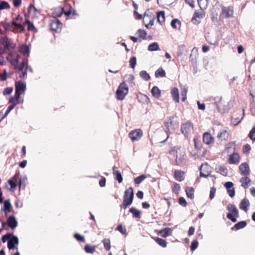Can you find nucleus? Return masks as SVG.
<instances>
[{
  "label": "nucleus",
  "instance_id": "1",
  "mask_svg": "<svg viewBox=\"0 0 255 255\" xmlns=\"http://www.w3.org/2000/svg\"><path fill=\"white\" fill-rule=\"evenodd\" d=\"M134 192L133 188L130 187L125 190L123 197V207L124 209H126L130 206L133 200Z\"/></svg>",
  "mask_w": 255,
  "mask_h": 255
},
{
  "label": "nucleus",
  "instance_id": "2",
  "mask_svg": "<svg viewBox=\"0 0 255 255\" xmlns=\"http://www.w3.org/2000/svg\"><path fill=\"white\" fill-rule=\"evenodd\" d=\"M227 210L229 211V213L227 215V218L233 223L236 222V217L239 216V211L236 205L233 204H229L227 206Z\"/></svg>",
  "mask_w": 255,
  "mask_h": 255
},
{
  "label": "nucleus",
  "instance_id": "3",
  "mask_svg": "<svg viewBox=\"0 0 255 255\" xmlns=\"http://www.w3.org/2000/svg\"><path fill=\"white\" fill-rule=\"evenodd\" d=\"M128 92V85L125 82L121 83L116 91L117 99L119 100H123Z\"/></svg>",
  "mask_w": 255,
  "mask_h": 255
},
{
  "label": "nucleus",
  "instance_id": "4",
  "mask_svg": "<svg viewBox=\"0 0 255 255\" xmlns=\"http://www.w3.org/2000/svg\"><path fill=\"white\" fill-rule=\"evenodd\" d=\"M0 43L3 46V49H1V51L5 52L9 50L10 49H14L16 45L13 43L10 39L7 36H5L0 40Z\"/></svg>",
  "mask_w": 255,
  "mask_h": 255
},
{
  "label": "nucleus",
  "instance_id": "5",
  "mask_svg": "<svg viewBox=\"0 0 255 255\" xmlns=\"http://www.w3.org/2000/svg\"><path fill=\"white\" fill-rule=\"evenodd\" d=\"M175 164L177 166L184 165L186 162V154L183 149L178 148L176 151Z\"/></svg>",
  "mask_w": 255,
  "mask_h": 255
},
{
  "label": "nucleus",
  "instance_id": "6",
  "mask_svg": "<svg viewBox=\"0 0 255 255\" xmlns=\"http://www.w3.org/2000/svg\"><path fill=\"white\" fill-rule=\"evenodd\" d=\"M206 40L210 44L216 45L218 44L219 38L217 33H208L206 35Z\"/></svg>",
  "mask_w": 255,
  "mask_h": 255
},
{
  "label": "nucleus",
  "instance_id": "7",
  "mask_svg": "<svg viewBox=\"0 0 255 255\" xmlns=\"http://www.w3.org/2000/svg\"><path fill=\"white\" fill-rule=\"evenodd\" d=\"M143 135L142 131L140 129H136L131 131L128 136L132 141H137L139 140Z\"/></svg>",
  "mask_w": 255,
  "mask_h": 255
},
{
  "label": "nucleus",
  "instance_id": "8",
  "mask_svg": "<svg viewBox=\"0 0 255 255\" xmlns=\"http://www.w3.org/2000/svg\"><path fill=\"white\" fill-rule=\"evenodd\" d=\"M193 126L192 124L189 122L182 124L181 128L182 133L184 134L185 136H188L193 130Z\"/></svg>",
  "mask_w": 255,
  "mask_h": 255
},
{
  "label": "nucleus",
  "instance_id": "9",
  "mask_svg": "<svg viewBox=\"0 0 255 255\" xmlns=\"http://www.w3.org/2000/svg\"><path fill=\"white\" fill-rule=\"evenodd\" d=\"M234 9L232 6L225 7L222 8V12L220 16L223 18H229L233 16Z\"/></svg>",
  "mask_w": 255,
  "mask_h": 255
},
{
  "label": "nucleus",
  "instance_id": "10",
  "mask_svg": "<svg viewBox=\"0 0 255 255\" xmlns=\"http://www.w3.org/2000/svg\"><path fill=\"white\" fill-rule=\"evenodd\" d=\"M19 244V240L17 236L12 235V237L7 242V248L9 250L17 249L16 245Z\"/></svg>",
  "mask_w": 255,
  "mask_h": 255
},
{
  "label": "nucleus",
  "instance_id": "11",
  "mask_svg": "<svg viewBox=\"0 0 255 255\" xmlns=\"http://www.w3.org/2000/svg\"><path fill=\"white\" fill-rule=\"evenodd\" d=\"M240 173L243 176H248L250 173V169L248 163L244 162L239 166Z\"/></svg>",
  "mask_w": 255,
  "mask_h": 255
},
{
  "label": "nucleus",
  "instance_id": "12",
  "mask_svg": "<svg viewBox=\"0 0 255 255\" xmlns=\"http://www.w3.org/2000/svg\"><path fill=\"white\" fill-rule=\"evenodd\" d=\"M6 224L11 229H14L17 226L18 223L15 217L12 215L10 216L7 219Z\"/></svg>",
  "mask_w": 255,
  "mask_h": 255
},
{
  "label": "nucleus",
  "instance_id": "13",
  "mask_svg": "<svg viewBox=\"0 0 255 255\" xmlns=\"http://www.w3.org/2000/svg\"><path fill=\"white\" fill-rule=\"evenodd\" d=\"M173 118H174L173 117H170L168 118V119L167 120V121H165V122H164V126L166 127V128H167V130L166 131L167 137L165 138V139L161 141V143H164L169 137L168 132L169 131V128L172 125Z\"/></svg>",
  "mask_w": 255,
  "mask_h": 255
},
{
  "label": "nucleus",
  "instance_id": "14",
  "mask_svg": "<svg viewBox=\"0 0 255 255\" xmlns=\"http://www.w3.org/2000/svg\"><path fill=\"white\" fill-rule=\"evenodd\" d=\"M26 86L25 83L22 82L21 81L16 82L15 89L16 91L22 94L26 91Z\"/></svg>",
  "mask_w": 255,
  "mask_h": 255
},
{
  "label": "nucleus",
  "instance_id": "15",
  "mask_svg": "<svg viewBox=\"0 0 255 255\" xmlns=\"http://www.w3.org/2000/svg\"><path fill=\"white\" fill-rule=\"evenodd\" d=\"M24 69H25L27 71H29L30 72H33V70L31 66H28V59L27 58L23 59L21 65L18 68V72H20L23 70Z\"/></svg>",
  "mask_w": 255,
  "mask_h": 255
},
{
  "label": "nucleus",
  "instance_id": "16",
  "mask_svg": "<svg viewBox=\"0 0 255 255\" xmlns=\"http://www.w3.org/2000/svg\"><path fill=\"white\" fill-rule=\"evenodd\" d=\"M203 141L204 143L210 144L214 142V139L209 132H206L203 134Z\"/></svg>",
  "mask_w": 255,
  "mask_h": 255
},
{
  "label": "nucleus",
  "instance_id": "17",
  "mask_svg": "<svg viewBox=\"0 0 255 255\" xmlns=\"http://www.w3.org/2000/svg\"><path fill=\"white\" fill-rule=\"evenodd\" d=\"M214 100L215 101V104L218 111L223 110L224 112L228 111V109L222 105V103L221 102L222 97H217L214 98Z\"/></svg>",
  "mask_w": 255,
  "mask_h": 255
},
{
  "label": "nucleus",
  "instance_id": "18",
  "mask_svg": "<svg viewBox=\"0 0 255 255\" xmlns=\"http://www.w3.org/2000/svg\"><path fill=\"white\" fill-rule=\"evenodd\" d=\"M250 204L249 200L247 198L243 199L239 205V207L240 209L247 212L249 208Z\"/></svg>",
  "mask_w": 255,
  "mask_h": 255
},
{
  "label": "nucleus",
  "instance_id": "19",
  "mask_svg": "<svg viewBox=\"0 0 255 255\" xmlns=\"http://www.w3.org/2000/svg\"><path fill=\"white\" fill-rule=\"evenodd\" d=\"M3 211L4 212L5 216H7L8 213L12 210V206L9 200H5L3 202Z\"/></svg>",
  "mask_w": 255,
  "mask_h": 255
},
{
  "label": "nucleus",
  "instance_id": "20",
  "mask_svg": "<svg viewBox=\"0 0 255 255\" xmlns=\"http://www.w3.org/2000/svg\"><path fill=\"white\" fill-rule=\"evenodd\" d=\"M172 230L171 228H166L159 231L158 234L163 238H166L172 235Z\"/></svg>",
  "mask_w": 255,
  "mask_h": 255
},
{
  "label": "nucleus",
  "instance_id": "21",
  "mask_svg": "<svg viewBox=\"0 0 255 255\" xmlns=\"http://www.w3.org/2000/svg\"><path fill=\"white\" fill-rule=\"evenodd\" d=\"M146 19H148L149 21V25H153L154 23V16L152 13L150 12L149 10H146L144 14L143 21Z\"/></svg>",
  "mask_w": 255,
  "mask_h": 255
},
{
  "label": "nucleus",
  "instance_id": "22",
  "mask_svg": "<svg viewBox=\"0 0 255 255\" xmlns=\"http://www.w3.org/2000/svg\"><path fill=\"white\" fill-rule=\"evenodd\" d=\"M62 23L58 19H55L50 23V28L53 31H57L60 27Z\"/></svg>",
  "mask_w": 255,
  "mask_h": 255
},
{
  "label": "nucleus",
  "instance_id": "23",
  "mask_svg": "<svg viewBox=\"0 0 255 255\" xmlns=\"http://www.w3.org/2000/svg\"><path fill=\"white\" fill-rule=\"evenodd\" d=\"M239 162V156L238 153H234L230 155L229 158V163L230 164H237Z\"/></svg>",
  "mask_w": 255,
  "mask_h": 255
},
{
  "label": "nucleus",
  "instance_id": "24",
  "mask_svg": "<svg viewBox=\"0 0 255 255\" xmlns=\"http://www.w3.org/2000/svg\"><path fill=\"white\" fill-rule=\"evenodd\" d=\"M174 177L178 181H182L184 179V172L181 170H176L174 172Z\"/></svg>",
  "mask_w": 255,
  "mask_h": 255
},
{
  "label": "nucleus",
  "instance_id": "25",
  "mask_svg": "<svg viewBox=\"0 0 255 255\" xmlns=\"http://www.w3.org/2000/svg\"><path fill=\"white\" fill-rule=\"evenodd\" d=\"M251 182V180L247 176L241 178L240 179V182L242 184V186H243L245 189H246L249 187V184Z\"/></svg>",
  "mask_w": 255,
  "mask_h": 255
},
{
  "label": "nucleus",
  "instance_id": "26",
  "mask_svg": "<svg viewBox=\"0 0 255 255\" xmlns=\"http://www.w3.org/2000/svg\"><path fill=\"white\" fill-rule=\"evenodd\" d=\"M228 133L226 130H221L217 135V138L220 140H226L228 139Z\"/></svg>",
  "mask_w": 255,
  "mask_h": 255
},
{
  "label": "nucleus",
  "instance_id": "27",
  "mask_svg": "<svg viewBox=\"0 0 255 255\" xmlns=\"http://www.w3.org/2000/svg\"><path fill=\"white\" fill-rule=\"evenodd\" d=\"M203 17L204 15L201 12H196L194 13L192 18V21L193 23L198 24L200 23V21L197 20V18H202Z\"/></svg>",
  "mask_w": 255,
  "mask_h": 255
},
{
  "label": "nucleus",
  "instance_id": "28",
  "mask_svg": "<svg viewBox=\"0 0 255 255\" xmlns=\"http://www.w3.org/2000/svg\"><path fill=\"white\" fill-rule=\"evenodd\" d=\"M172 96L173 99L176 102L178 103L179 102V92L178 89L174 87L171 92Z\"/></svg>",
  "mask_w": 255,
  "mask_h": 255
},
{
  "label": "nucleus",
  "instance_id": "29",
  "mask_svg": "<svg viewBox=\"0 0 255 255\" xmlns=\"http://www.w3.org/2000/svg\"><path fill=\"white\" fill-rule=\"evenodd\" d=\"M151 92L152 96L155 98H159L161 96V91L157 86L153 87Z\"/></svg>",
  "mask_w": 255,
  "mask_h": 255
},
{
  "label": "nucleus",
  "instance_id": "30",
  "mask_svg": "<svg viewBox=\"0 0 255 255\" xmlns=\"http://www.w3.org/2000/svg\"><path fill=\"white\" fill-rule=\"evenodd\" d=\"M186 194L187 196L190 198L191 199H192L194 197V189L193 187H187L186 188L185 190Z\"/></svg>",
  "mask_w": 255,
  "mask_h": 255
},
{
  "label": "nucleus",
  "instance_id": "31",
  "mask_svg": "<svg viewBox=\"0 0 255 255\" xmlns=\"http://www.w3.org/2000/svg\"><path fill=\"white\" fill-rule=\"evenodd\" d=\"M247 222L245 221H240L234 225L232 229L235 228L236 230H238L243 229L247 226Z\"/></svg>",
  "mask_w": 255,
  "mask_h": 255
},
{
  "label": "nucleus",
  "instance_id": "32",
  "mask_svg": "<svg viewBox=\"0 0 255 255\" xmlns=\"http://www.w3.org/2000/svg\"><path fill=\"white\" fill-rule=\"evenodd\" d=\"M129 212L132 214L133 218L139 219L140 218V212L134 208L129 209Z\"/></svg>",
  "mask_w": 255,
  "mask_h": 255
},
{
  "label": "nucleus",
  "instance_id": "33",
  "mask_svg": "<svg viewBox=\"0 0 255 255\" xmlns=\"http://www.w3.org/2000/svg\"><path fill=\"white\" fill-rule=\"evenodd\" d=\"M157 21L161 23L165 20V12L164 11H160L157 13Z\"/></svg>",
  "mask_w": 255,
  "mask_h": 255
},
{
  "label": "nucleus",
  "instance_id": "34",
  "mask_svg": "<svg viewBox=\"0 0 255 255\" xmlns=\"http://www.w3.org/2000/svg\"><path fill=\"white\" fill-rule=\"evenodd\" d=\"M155 76L156 78L164 77L165 76V72L162 68H159L155 72Z\"/></svg>",
  "mask_w": 255,
  "mask_h": 255
},
{
  "label": "nucleus",
  "instance_id": "35",
  "mask_svg": "<svg viewBox=\"0 0 255 255\" xmlns=\"http://www.w3.org/2000/svg\"><path fill=\"white\" fill-rule=\"evenodd\" d=\"M115 178L117 180L119 183L122 182L123 178L122 175L120 172L118 170H114V173H113Z\"/></svg>",
  "mask_w": 255,
  "mask_h": 255
},
{
  "label": "nucleus",
  "instance_id": "36",
  "mask_svg": "<svg viewBox=\"0 0 255 255\" xmlns=\"http://www.w3.org/2000/svg\"><path fill=\"white\" fill-rule=\"evenodd\" d=\"M209 0H198L199 6L201 9H205L207 8Z\"/></svg>",
  "mask_w": 255,
  "mask_h": 255
},
{
  "label": "nucleus",
  "instance_id": "37",
  "mask_svg": "<svg viewBox=\"0 0 255 255\" xmlns=\"http://www.w3.org/2000/svg\"><path fill=\"white\" fill-rule=\"evenodd\" d=\"M159 47L157 42H153L150 44L148 47V50L150 51H157L159 50Z\"/></svg>",
  "mask_w": 255,
  "mask_h": 255
},
{
  "label": "nucleus",
  "instance_id": "38",
  "mask_svg": "<svg viewBox=\"0 0 255 255\" xmlns=\"http://www.w3.org/2000/svg\"><path fill=\"white\" fill-rule=\"evenodd\" d=\"M20 51L24 55H29L30 49L27 45H23L20 47Z\"/></svg>",
  "mask_w": 255,
  "mask_h": 255
},
{
  "label": "nucleus",
  "instance_id": "39",
  "mask_svg": "<svg viewBox=\"0 0 255 255\" xmlns=\"http://www.w3.org/2000/svg\"><path fill=\"white\" fill-rule=\"evenodd\" d=\"M155 242L162 248H165L167 246V243L166 241L161 238H156L155 239Z\"/></svg>",
  "mask_w": 255,
  "mask_h": 255
},
{
  "label": "nucleus",
  "instance_id": "40",
  "mask_svg": "<svg viewBox=\"0 0 255 255\" xmlns=\"http://www.w3.org/2000/svg\"><path fill=\"white\" fill-rule=\"evenodd\" d=\"M96 247L95 246H91L89 245H87L85 246L84 250L87 253L93 254L95 252Z\"/></svg>",
  "mask_w": 255,
  "mask_h": 255
},
{
  "label": "nucleus",
  "instance_id": "41",
  "mask_svg": "<svg viewBox=\"0 0 255 255\" xmlns=\"http://www.w3.org/2000/svg\"><path fill=\"white\" fill-rule=\"evenodd\" d=\"M104 248L107 251H109L111 249V242L109 239H104L102 241Z\"/></svg>",
  "mask_w": 255,
  "mask_h": 255
},
{
  "label": "nucleus",
  "instance_id": "42",
  "mask_svg": "<svg viewBox=\"0 0 255 255\" xmlns=\"http://www.w3.org/2000/svg\"><path fill=\"white\" fill-rule=\"evenodd\" d=\"M64 11V8L63 7H57L55 8L53 15L55 17H60Z\"/></svg>",
  "mask_w": 255,
  "mask_h": 255
},
{
  "label": "nucleus",
  "instance_id": "43",
  "mask_svg": "<svg viewBox=\"0 0 255 255\" xmlns=\"http://www.w3.org/2000/svg\"><path fill=\"white\" fill-rule=\"evenodd\" d=\"M140 76L145 81H148L150 79L149 75L146 71L142 70L139 73Z\"/></svg>",
  "mask_w": 255,
  "mask_h": 255
},
{
  "label": "nucleus",
  "instance_id": "44",
  "mask_svg": "<svg viewBox=\"0 0 255 255\" xmlns=\"http://www.w3.org/2000/svg\"><path fill=\"white\" fill-rule=\"evenodd\" d=\"M146 178V176L144 174H142L140 175L135 178H134V182L136 184H140Z\"/></svg>",
  "mask_w": 255,
  "mask_h": 255
},
{
  "label": "nucleus",
  "instance_id": "45",
  "mask_svg": "<svg viewBox=\"0 0 255 255\" xmlns=\"http://www.w3.org/2000/svg\"><path fill=\"white\" fill-rule=\"evenodd\" d=\"M26 180L27 177L26 176H23L20 178L18 183L19 188H21V187H23V188H25V185L24 184V183Z\"/></svg>",
  "mask_w": 255,
  "mask_h": 255
},
{
  "label": "nucleus",
  "instance_id": "46",
  "mask_svg": "<svg viewBox=\"0 0 255 255\" xmlns=\"http://www.w3.org/2000/svg\"><path fill=\"white\" fill-rule=\"evenodd\" d=\"M9 8L10 5L7 2L3 0L0 1V10L9 9Z\"/></svg>",
  "mask_w": 255,
  "mask_h": 255
},
{
  "label": "nucleus",
  "instance_id": "47",
  "mask_svg": "<svg viewBox=\"0 0 255 255\" xmlns=\"http://www.w3.org/2000/svg\"><path fill=\"white\" fill-rule=\"evenodd\" d=\"M218 171L223 176H227L228 173L227 168L224 166H220L218 168Z\"/></svg>",
  "mask_w": 255,
  "mask_h": 255
},
{
  "label": "nucleus",
  "instance_id": "48",
  "mask_svg": "<svg viewBox=\"0 0 255 255\" xmlns=\"http://www.w3.org/2000/svg\"><path fill=\"white\" fill-rule=\"evenodd\" d=\"M24 24H26L27 25V29L28 30H33L34 29V26L32 22H31L29 19H26L24 22Z\"/></svg>",
  "mask_w": 255,
  "mask_h": 255
},
{
  "label": "nucleus",
  "instance_id": "49",
  "mask_svg": "<svg viewBox=\"0 0 255 255\" xmlns=\"http://www.w3.org/2000/svg\"><path fill=\"white\" fill-rule=\"evenodd\" d=\"M188 91V88L187 87H184L183 89H182V90L181 91V95L182 97V101L183 102H184L185 100L186 99V95Z\"/></svg>",
  "mask_w": 255,
  "mask_h": 255
},
{
  "label": "nucleus",
  "instance_id": "50",
  "mask_svg": "<svg viewBox=\"0 0 255 255\" xmlns=\"http://www.w3.org/2000/svg\"><path fill=\"white\" fill-rule=\"evenodd\" d=\"M137 33L138 34L139 37L142 38L143 39H146L147 33L144 30L139 29L137 30Z\"/></svg>",
  "mask_w": 255,
  "mask_h": 255
},
{
  "label": "nucleus",
  "instance_id": "51",
  "mask_svg": "<svg viewBox=\"0 0 255 255\" xmlns=\"http://www.w3.org/2000/svg\"><path fill=\"white\" fill-rule=\"evenodd\" d=\"M177 24H178L179 25V28L180 27V25H181V22L178 19H173L171 21V25L173 28H175V29L177 28Z\"/></svg>",
  "mask_w": 255,
  "mask_h": 255
},
{
  "label": "nucleus",
  "instance_id": "52",
  "mask_svg": "<svg viewBox=\"0 0 255 255\" xmlns=\"http://www.w3.org/2000/svg\"><path fill=\"white\" fill-rule=\"evenodd\" d=\"M12 233H6L3 235L1 237V241L2 243H5L6 241H8L9 239L12 237Z\"/></svg>",
  "mask_w": 255,
  "mask_h": 255
},
{
  "label": "nucleus",
  "instance_id": "53",
  "mask_svg": "<svg viewBox=\"0 0 255 255\" xmlns=\"http://www.w3.org/2000/svg\"><path fill=\"white\" fill-rule=\"evenodd\" d=\"M181 189L180 186L177 183H174L172 187V191L174 193L178 194Z\"/></svg>",
  "mask_w": 255,
  "mask_h": 255
},
{
  "label": "nucleus",
  "instance_id": "54",
  "mask_svg": "<svg viewBox=\"0 0 255 255\" xmlns=\"http://www.w3.org/2000/svg\"><path fill=\"white\" fill-rule=\"evenodd\" d=\"M242 118H232L231 124L234 126H237L242 121Z\"/></svg>",
  "mask_w": 255,
  "mask_h": 255
},
{
  "label": "nucleus",
  "instance_id": "55",
  "mask_svg": "<svg viewBox=\"0 0 255 255\" xmlns=\"http://www.w3.org/2000/svg\"><path fill=\"white\" fill-rule=\"evenodd\" d=\"M136 64V58L135 57H132L129 60V65L131 68L134 69Z\"/></svg>",
  "mask_w": 255,
  "mask_h": 255
},
{
  "label": "nucleus",
  "instance_id": "56",
  "mask_svg": "<svg viewBox=\"0 0 255 255\" xmlns=\"http://www.w3.org/2000/svg\"><path fill=\"white\" fill-rule=\"evenodd\" d=\"M9 102L11 104L10 106H13V107L14 108L18 103L19 101L16 100L13 97L11 96L9 99Z\"/></svg>",
  "mask_w": 255,
  "mask_h": 255
},
{
  "label": "nucleus",
  "instance_id": "57",
  "mask_svg": "<svg viewBox=\"0 0 255 255\" xmlns=\"http://www.w3.org/2000/svg\"><path fill=\"white\" fill-rule=\"evenodd\" d=\"M74 238L76 239V240L80 242H85V238L84 236H81V235L76 233L74 235Z\"/></svg>",
  "mask_w": 255,
  "mask_h": 255
},
{
  "label": "nucleus",
  "instance_id": "58",
  "mask_svg": "<svg viewBox=\"0 0 255 255\" xmlns=\"http://www.w3.org/2000/svg\"><path fill=\"white\" fill-rule=\"evenodd\" d=\"M198 242L197 240H193L191 242V245L190 247V250L191 251H195L198 247Z\"/></svg>",
  "mask_w": 255,
  "mask_h": 255
},
{
  "label": "nucleus",
  "instance_id": "59",
  "mask_svg": "<svg viewBox=\"0 0 255 255\" xmlns=\"http://www.w3.org/2000/svg\"><path fill=\"white\" fill-rule=\"evenodd\" d=\"M18 62L19 59L18 57L14 58L13 59H11L10 60V63L11 65L13 66L15 69L17 68L18 67Z\"/></svg>",
  "mask_w": 255,
  "mask_h": 255
},
{
  "label": "nucleus",
  "instance_id": "60",
  "mask_svg": "<svg viewBox=\"0 0 255 255\" xmlns=\"http://www.w3.org/2000/svg\"><path fill=\"white\" fill-rule=\"evenodd\" d=\"M216 192V189L214 187H212L210 189L209 198L211 200H212L215 195Z\"/></svg>",
  "mask_w": 255,
  "mask_h": 255
},
{
  "label": "nucleus",
  "instance_id": "61",
  "mask_svg": "<svg viewBox=\"0 0 255 255\" xmlns=\"http://www.w3.org/2000/svg\"><path fill=\"white\" fill-rule=\"evenodd\" d=\"M13 91V88L12 87H7L4 89L2 94L3 95H7L10 94Z\"/></svg>",
  "mask_w": 255,
  "mask_h": 255
},
{
  "label": "nucleus",
  "instance_id": "62",
  "mask_svg": "<svg viewBox=\"0 0 255 255\" xmlns=\"http://www.w3.org/2000/svg\"><path fill=\"white\" fill-rule=\"evenodd\" d=\"M179 203L182 206L185 207L187 205V203L184 198L181 197L178 199Z\"/></svg>",
  "mask_w": 255,
  "mask_h": 255
},
{
  "label": "nucleus",
  "instance_id": "63",
  "mask_svg": "<svg viewBox=\"0 0 255 255\" xmlns=\"http://www.w3.org/2000/svg\"><path fill=\"white\" fill-rule=\"evenodd\" d=\"M255 135V127H254L250 131L249 134V137L253 141H255V137H254Z\"/></svg>",
  "mask_w": 255,
  "mask_h": 255
},
{
  "label": "nucleus",
  "instance_id": "64",
  "mask_svg": "<svg viewBox=\"0 0 255 255\" xmlns=\"http://www.w3.org/2000/svg\"><path fill=\"white\" fill-rule=\"evenodd\" d=\"M185 48V46L184 44H182L179 46L178 47V51L177 52V55L178 56H180L183 54V51Z\"/></svg>",
  "mask_w": 255,
  "mask_h": 255
}]
</instances>
